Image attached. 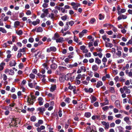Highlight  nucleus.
Instances as JSON below:
<instances>
[{"label": "nucleus", "mask_w": 132, "mask_h": 132, "mask_svg": "<svg viewBox=\"0 0 132 132\" xmlns=\"http://www.w3.org/2000/svg\"><path fill=\"white\" fill-rule=\"evenodd\" d=\"M36 117L34 116H32L30 118V121L32 122H35L36 120Z\"/></svg>", "instance_id": "473e14b6"}, {"label": "nucleus", "mask_w": 132, "mask_h": 132, "mask_svg": "<svg viewBox=\"0 0 132 132\" xmlns=\"http://www.w3.org/2000/svg\"><path fill=\"white\" fill-rule=\"evenodd\" d=\"M71 5L72 6V8L74 10H77L78 7L80 6V4L77 3L72 2L71 3Z\"/></svg>", "instance_id": "20e7f679"}, {"label": "nucleus", "mask_w": 132, "mask_h": 132, "mask_svg": "<svg viewBox=\"0 0 132 132\" xmlns=\"http://www.w3.org/2000/svg\"><path fill=\"white\" fill-rule=\"evenodd\" d=\"M35 109L34 108H28L27 109L28 111L29 112H32L34 111Z\"/></svg>", "instance_id": "4d7b16f0"}, {"label": "nucleus", "mask_w": 132, "mask_h": 132, "mask_svg": "<svg viewBox=\"0 0 132 132\" xmlns=\"http://www.w3.org/2000/svg\"><path fill=\"white\" fill-rule=\"evenodd\" d=\"M80 69L82 71H83L84 72H85L86 70L85 67L84 66L81 67Z\"/></svg>", "instance_id": "3c124183"}, {"label": "nucleus", "mask_w": 132, "mask_h": 132, "mask_svg": "<svg viewBox=\"0 0 132 132\" xmlns=\"http://www.w3.org/2000/svg\"><path fill=\"white\" fill-rule=\"evenodd\" d=\"M42 6L44 8H46L48 6V4L47 3H44L42 5Z\"/></svg>", "instance_id": "052dcab7"}, {"label": "nucleus", "mask_w": 132, "mask_h": 132, "mask_svg": "<svg viewBox=\"0 0 132 132\" xmlns=\"http://www.w3.org/2000/svg\"><path fill=\"white\" fill-rule=\"evenodd\" d=\"M40 22V20L38 19H37L36 20V21H34L32 22V24L33 25L35 26L37 24H39Z\"/></svg>", "instance_id": "a211bd4d"}, {"label": "nucleus", "mask_w": 132, "mask_h": 132, "mask_svg": "<svg viewBox=\"0 0 132 132\" xmlns=\"http://www.w3.org/2000/svg\"><path fill=\"white\" fill-rule=\"evenodd\" d=\"M101 123L105 130H108L109 128L110 124L109 122L102 121L101 122Z\"/></svg>", "instance_id": "7ed1b4c3"}, {"label": "nucleus", "mask_w": 132, "mask_h": 132, "mask_svg": "<svg viewBox=\"0 0 132 132\" xmlns=\"http://www.w3.org/2000/svg\"><path fill=\"white\" fill-rule=\"evenodd\" d=\"M64 41V40L63 37H60L56 39V42L57 43H62Z\"/></svg>", "instance_id": "4468645a"}, {"label": "nucleus", "mask_w": 132, "mask_h": 132, "mask_svg": "<svg viewBox=\"0 0 132 132\" xmlns=\"http://www.w3.org/2000/svg\"><path fill=\"white\" fill-rule=\"evenodd\" d=\"M74 73V72L72 73H69L66 74L65 76V79L66 80H70L71 81H72L73 80L72 78V74Z\"/></svg>", "instance_id": "39448f33"}, {"label": "nucleus", "mask_w": 132, "mask_h": 132, "mask_svg": "<svg viewBox=\"0 0 132 132\" xmlns=\"http://www.w3.org/2000/svg\"><path fill=\"white\" fill-rule=\"evenodd\" d=\"M56 85H54L52 86L50 89V90L52 92H53L56 89Z\"/></svg>", "instance_id": "c756f323"}, {"label": "nucleus", "mask_w": 132, "mask_h": 132, "mask_svg": "<svg viewBox=\"0 0 132 132\" xmlns=\"http://www.w3.org/2000/svg\"><path fill=\"white\" fill-rule=\"evenodd\" d=\"M28 41L29 42L32 43L34 42V40L33 38L30 37Z\"/></svg>", "instance_id": "680f3d73"}, {"label": "nucleus", "mask_w": 132, "mask_h": 132, "mask_svg": "<svg viewBox=\"0 0 132 132\" xmlns=\"http://www.w3.org/2000/svg\"><path fill=\"white\" fill-rule=\"evenodd\" d=\"M92 70L94 71H96L98 69V67L96 64L93 65L92 67Z\"/></svg>", "instance_id": "5701e85b"}, {"label": "nucleus", "mask_w": 132, "mask_h": 132, "mask_svg": "<svg viewBox=\"0 0 132 132\" xmlns=\"http://www.w3.org/2000/svg\"><path fill=\"white\" fill-rule=\"evenodd\" d=\"M29 76L30 78L32 79H34L35 78V75L33 74L32 73H31L30 75Z\"/></svg>", "instance_id": "e2e57ef3"}, {"label": "nucleus", "mask_w": 132, "mask_h": 132, "mask_svg": "<svg viewBox=\"0 0 132 132\" xmlns=\"http://www.w3.org/2000/svg\"><path fill=\"white\" fill-rule=\"evenodd\" d=\"M4 72L5 73H8L11 75H13L14 74V71L12 69H6L5 70Z\"/></svg>", "instance_id": "423d86ee"}, {"label": "nucleus", "mask_w": 132, "mask_h": 132, "mask_svg": "<svg viewBox=\"0 0 132 132\" xmlns=\"http://www.w3.org/2000/svg\"><path fill=\"white\" fill-rule=\"evenodd\" d=\"M115 105L118 108H121L120 103V101L119 100H116L114 103Z\"/></svg>", "instance_id": "f8f14e48"}, {"label": "nucleus", "mask_w": 132, "mask_h": 132, "mask_svg": "<svg viewBox=\"0 0 132 132\" xmlns=\"http://www.w3.org/2000/svg\"><path fill=\"white\" fill-rule=\"evenodd\" d=\"M116 54L119 57H120L121 55V52L120 51H118L116 53Z\"/></svg>", "instance_id": "6e6d98bb"}, {"label": "nucleus", "mask_w": 132, "mask_h": 132, "mask_svg": "<svg viewBox=\"0 0 132 132\" xmlns=\"http://www.w3.org/2000/svg\"><path fill=\"white\" fill-rule=\"evenodd\" d=\"M5 63H2L0 65V71L2 70L4 68V66L5 65Z\"/></svg>", "instance_id": "72a5a7b5"}, {"label": "nucleus", "mask_w": 132, "mask_h": 132, "mask_svg": "<svg viewBox=\"0 0 132 132\" xmlns=\"http://www.w3.org/2000/svg\"><path fill=\"white\" fill-rule=\"evenodd\" d=\"M125 128L127 130H130L132 129V126H126Z\"/></svg>", "instance_id": "5fc2aeb1"}, {"label": "nucleus", "mask_w": 132, "mask_h": 132, "mask_svg": "<svg viewBox=\"0 0 132 132\" xmlns=\"http://www.w3.org/2000/svg\"><path fill=\"white\" fill-rule=\"evenodd\" d=\"M26 47H24L22 49H20L18 51V52L21 53V52H25L26 51Z\"/></svg>", "instance_id": "f704fd0d"}, {"label": "nucleus", "mask_w": 132, "mask_h": 132, "mask_svg": "<svg viewBox=\"0 0 132 132\" xmlns=\"http://www.w3.org/2000/svg\"><path fill=\"white\" fill-rule=\"evenodd\" d=\"M99 19L100 20H102L104 18V14H100L98 15Z\"/></svg>", "instance_id": "a878e982"}, {"label": "nucleus", "mask_w": 132, "mask_h": 132, "mask_svg": "<svg viewBox=\"0 0 132 132\" xmlns=\"http://www.w3.org/2000/svg\"><path fill=\"white\" fill-rule=\"evenodd\" d=\"M110 90L111 93H113L115 92L114 88L113 87H111L110 88Z\"/></svg>", "instance_id": "c03bdc74"}, {"label": "nucleus", "mask_w": 132, "mask_h": 132, "mask_svg": "<svg viewBox=\"0 0 132 132\" xmlns=\"http://www.w3.org/2000/svg\"><path fill=\"white\" fill-rule=\"evenodd\" d=\"M105 102H104V104L105 105L108 104L109 103V101L106 98H105L104 99Z\"/></svg>", "instance_id": "603ef678"}, {"label": "nucleus", "mask_w": 132, "mask_h": 132, "mask_svg": "<svg viewBox=\"0 0 132 132\" xmlns=\"http://www.w3.org/2000/svg\"><path fill=\"white\" fill-rule=\"evenodd\" d=\"M86 47L84 45H82L80 46V49L82 50V52L83 53H87L88 52V50L86 49Z\"/></svg>", "instance_id": "6e6552de"}, {"label": "nucleus", "mask_w": 132, "mask_h": 132, "mask_svg": "<svg viewBox=\"0 0 132 132\" xmlns=\"http://www.w3.org/2000/svg\"><path fill=\"white\" fill-rule=\"evenodd\" d=\"M119 15L118 18V20H120L122 19H125L127 18V16L125 15H123L121 14L120 13V14H118Z\"/></svg>", "instance_id": "1a4fd4ad"}, {"label": "nucleus", "mask_w": 132, "mask_h": 132, "mask_svg": "<svg viewBox=\"0 0 132 132\" xmlns=\"http://www.w3.org/2000/svg\"><path fill=\"white\" fill-rule=\"evenodd\" d=\"M19 119L16 118L12 119L11 120V125L13 126L17 127V124L19 123L20 122L19 121Z\"/></svg>", "instance_id": "f03ea898"}, {"label": "nucleus", "mask_w": 132, "mask_h": 132, "mask_svg": "<svg viewBox=\"0 0 132 132\" xmlns=\"http://www.w3.org/2000/svg\"><path fill=\"white\" fill-rule=\"evenodd\" d=\"M125 79L123 77H121L120 78V81L122 82H124L125 81Z\"/></svg>", "instance_id": "69168bd1"}, {"label": "nucleus", "mask_w": 132, "mask_h": 132, "mask_svg": "<svg viewBox=\"0 0 132 132\" xmlns=\"http://www.w3.org/2000/svg\"><path fill=\"white\" fill-rule=\"evenodd\" d=\"M91 115V114L89 112H86L85 113V116L87 118H89L90 117Z\"/></svg>", "instance_id": "4c0bfd02"}, {"label": "nucleus", "mask_w": 132, "mask_h": 132, "mask_svg": "<svg viewBox=\"0 0 132 132\" xmlns=\"http://www.w3.org/2000/svg\"><path fill=\"white\" fill-rule=\"evenodd\" d=\"M0 31L2 32L3 33H7V31L5 29L2 27H0Z\"/></svg>", "instance_id": "e433bc0d"}, {"label": "nucleus", "mask_w": 132, "mask_h": 132, "mask_svg": "<svg viewBox=\"0 0 132 132\" xmlns=\"http://www.w3.org/2000/svg\"><path fill=\"white\" fill-rule=\"evenodd\" d=\"M124 120L128 124H130V123H129V122H128L129 121V117H125L124 119Z\"/></svg>", "instance_id": "a19ab883"}, {"label": "nucleus", "mask_w": 132, "mask_h": 132, "mask_svg": "<svg viewBox=\"0 0 132 132\" xmlns=\"http://www.w3.org/2000/svg\"><path fill=\"white\" fill-rule=\"evenodd\" d=\"M70 100L71 99L70 98H69L67 97L65 98L64 101L66 103L69 104L70 103Z\"/></svg>", "instance_id": "8fccbe9b"}, {"label": "nucleus", "mask_w": 132, "mask_h": 132, "mask_svg": "<svg viewBox=\"0 0 132 132\" xmlns=\"http://www.w3.org/2000/svg\"><path fill=\"white\" fill-rule=\"evenodd\" d=\"M101 61L98 58L96 57L95 58V62L96 63L100 64H101Z\"/></svg>", "instance_id": "b1692460"}, {"label": "nucleus", "mask_w": 132, "mask_h": 132, "mask_svg": "<svg viewBox=\"0 0 132 132\" xmlns=\"http://www.w3.org/2000/svg\"><path fill=\"white\" fill-rule=\"evenodd\" d=\"M42 11L44 12L46 14H47L48 12V9H44L42 10Z\"/></svg>", "instance_id": "13d9d810"}, {"label": "nucleus", "mask_w": 132, "mask_h": 132, "mask_svg": "<svg viewBox=\"0 0 132 132\" xmlns=\"http://www.w3.org/2000/svg\"><path fill=\"white\" fill-rule=\"evenodd\" d=\"M96 21V19L94 18L91 19L90 21L89 22V23L91 24L94 23Z\"/></svg>", "instance_id": "79ce46f5"}, {"label": "nucleus", "mask_w": 132, "mask_h": 132, "mask_svg": "<svg viewBox=\"0 0 132 132\" xmlns=\"http://www.w3.org/2000/svg\"><path fill=\"white\" fill-rule=\"evenodd\" d=\"M42 66L44 68L46 69L47 70H48V67L47 66V64L46 63H44L43 64Z\"/></svg>", "instance_id": "37998d69"}, {"label": "nucleus", "mask_w": 132, "mask_h": 132, "mask_svg": "<svg viewBox=\"0 0 132 132\" xmlns=\"http://www.w3.org/2000/svg\"><path fill=\"white\" fill-rule=\"evenodd\" d=\"M103 82L101 81H98L97 82L96 87L97 88H99L101 86L103 85Z\"/></svg>", "instance_id": "6ab92c4d"}, {"label": "nucleus", "mask_w": 132, "mask_h": 132, "mask_svg": "<svg viewBox=\"0 0 132 132\" xmlns=\"http://www.w3.org/2000/svg\"><path fill=\"white\" fill-rule=\"evenodd\" d=\"M68 16L67 15H65L61 17L62 20L63 21H65L67 20L68 19Z\"/></svg>", "instance_id": "c9c22d12"}, {"label": "nucleus", "mask_w": 132, "mask_h": 132, "mask_svg": "<svg viewBox=\"0 0 132 132\" xmlns=\"http://www.w3.org/2000/svg\"><path fill=\"white\" fill-rule=\"evenodd\" d=\"M59 70L62 71H64L67 70V67H66L60 66L59 67Z\"/></svg>", "instance_id": "f3484780"}, {"label": "nucleus", "mask_w": 132, "mask_h": 132, "mask_svg": "<svg viewBox=\"0 0 132 132\" xmlns=\"http://www.w3.org/2000/svg\"><path fill=\"white\" fill-rule=\"evenodd\" d=\"M129 44L132 45V40L131 39L129 40L126 44L127 45H128Z\"/></svg>", "instance_id": "0e129e2a"}, {"label": "nucleus", "mask_w": 132, "mask_h": 132, "mask_svg": "<svg viewBox=\"0 0 132 132\" xmlns=\"http://www.w3.org/2000/svg\"><path fill=\"white\" fill-rule=\"evenodd\" d=\"M115 116L117 118H122V117L121 114H120L116 115Z\"/></svg>", "instance_id": "bf43d9fd"}, {"label": "nucleus", "mask_w": 132, "mask_h": 132, "mask_svg": "<svg viewBox=\"0 0 132 132\" xmlns=\"http://www.w3.org/2000/svg\"><path fill=\"white\" fill-rule=\"evenodd\" d=\"M20 24V22L18 21H16L15 22L14 24V27L15 28H17Z\"/></svg>", "instance_id": "bb28decb"}, {"label": "nucleus", "mask_w": 132, "mask_h": 132, "mask_svg": "<svg viewBox=\"0 0 132 132\" xmlns=\"http://www.w3.org/2000/svg\"><path fill=\"white\" fill-rule=\"evenodd\" d=\"M16 64V63L15 62V61L13 60L10 62V65L11 67L15 66Z\"/></svg>", "instance_id": "dca6fc26"}, {"label": "nucleus", "mask_w": 132, "mask_h": 132, "mask_svg": "<svg viewBox=\"0 0 132 132\" xmlns=\"http://www.w3.org/2000/svg\"><path fill=\"white\" fill-rule=\"evenodd\" d=\"M71 26H72L74 24V22L73 21H70L67 22Z\"/></svg>", "instance_id": "ea45409f"}, {"label": "nucleus", "mask_w": 132, "mask_h": 132, "mask_svg": "<svg viewBox=\"0 0 132 132\" xmlns=\"http://www.w3.org/2000/svg\"><path fill=\"white\" fill-rule=\"evenodd\" d=\"M74 40L79 45H81L82 44V42H79L80 40H79L78 38L75 35L74 36Z\"/></svg>", "instance_id": "9d476101"}, {"label": "nucleus", "mask_w": 132, "mask_h": 132, "mask_svg": "<svg viewBox=\"0 0 132 132\" xmlns=\"http://www.w3.org/2000/svg\"><path fill=\"white\" fill-rule=\"evenodd\" d=\"M110 50L111 51V52L112 53H115L116 52V49L114 48H112L111 49H110Z\"/></svg>", "instance_id": "338daca9"}, {"label": "nucleus", "mask_w": 132, "mask_h": 132, "mask_svg": "<svg viewBox=\"0 0 132 132\" xmlns=\"http://www.w3.org/2000/svg\"><path fill=\"white\" fill-rule=\"evenodd\" d=\"M38 101L39 104L40 105H41L43 104V98L41 97H39L38 99Z\"/></svg>", "instance_id": "2eb2a0df"}, {"label": "nucleus", "mask_w": 132, "mask_h": 132, "mask_svg": "<svg viewBox=\"0 0 132 132\" xmlns=\"http://www.w3.org/2000/svg\"><path fill=\"white\" fill-rule=\"evenodd\" d=\"M37 110L39 111V112L41 113H43L45 111V110L44 108L40 107L38 108L37 109Z\"/></svg>", "instance_id": "aec40b11"}, {"label": "nucleus", "mask_w": 132, "mask_h": 132, "mask_svg": "<svg viewBox=\"0 0 132 132\" xmlns=\"http://www.w3.org/2000/svg\"><path fill=\"white\" fill-rule=\"evenodd\" d=\"M36 97L33 95H30L27 97V102L29 105H33L35 100Z\"/></svg>", "instance_id": "f257e3e1"}, {"label": "nucleus", "mask_w": 132, "mask_h": 132, "mask_svg": "<svg viewBox=\"0 0 132 132\" xmlns=\"http://www.w3.org/2000/svg\"><path fill=\"white\" fill-rule=\"evenodd\" d=\"M64 76H60L59 77V80L61 82H63L64 80Z\"/></svg>", "instance_id": "de8ad7c7"}, {"label": "nucleus", "mask_w": 132, "mask_h": 132, "mask_svg": "<svg viewBox=\"0 0 132 132\" xmlns=\"http://www.w3.org/2000/svg\"><path fill=\"white\" fill-rule=\"evenodd\" d=\"M102 39L104 41L107 40L108 42H109L110 39L108 38H107L106 35H104L102 37Z\"/></svg>", "instance_id": "cd10ccee"}, {"label": "nucleus", "mask_w": 132, "mask_h": 132, "mask_svg": "<svg viewBox=\"0 0 132 132\" xmlns=\"http://www.w3.org/2000/svg\"><path fill=\"white\" fill-rule=\"evenodd\" d=\"M68 87L69 89L71 90H73V89H74L75 88H76V87L75 86H69Z\"/></svg>", "instance_id": "864d4df0"}, {"label": "nucleus", "mask_w": 132, "mask_h": 132, "mask_svg": "<svg viewBox=\"0 0 132 132\" xmlns=\"http://www.w3.org/2000/svg\"><path fill=\"white\" fill-rule=\"evenodd\" d=\"M56 15H55L53 13H51L50 14V17L52 19H53L55 18V17Z\"/></svg>", "instance_id": "49530a36"}, {"label": "nucleus", "mask_w": 132, "mask_h": 132, "mask_svg": "<svg viewBox=\"0 0 132 132\" xmlns=\"http://www.w3.org/2000/svg\"><path fill=\"white\" fill-rule=\"evenodd\" d=\"M59 37L60 36L57 33H55L54 35L53 39L56 40V39L59 38Z\"/></svg>", "instance_id": "7c9ffc66"}, {"label": "nucleus", "mask_w": 132, "mask_h": 132, "mask_svg": "<svg viewBox=\"0 0 132 132\" xmlns=\"http://www.w3.org/2000/svg\"><path fill=\"white\" fill-rule=\"evenodd\" d=\"M43 31L42 28L40 27H38L36 29V31L37 32H41Z\"/></svg>", "instance_id": "58836bf2"}, {"label": "nucleus", "mask_w": 132, "mask_h": 132, "mask_svg": "<svg viewBox=\"0 0 132 132\" xmlns=\"http://www.w3.org/2000/svg\"><path fill=\"white\" fill-rule=\"evenodd\" d=\"M40 53V55H39V57L40 58H41L42 59H43V58L45 56L44 54H41V52H40V51L37 54V55L39 53Z\"/></svg>", "instance_id": "a18cd8bd"}, {"label": "nucleus", "mask_w": 132, "mask_h": 132, "mask_svg": "<svg viewBox=\"0 0 132 132\" xmlns=\"http://www.w3.org/2000/svg\"><path fill=\"white\" fill-rule=\"evenodd\" d=\"M43 123V121L42 120H39L38 122L35 124V126L36 127L39 126L40 125L42 124Z\"/></svg>", "instance_id": "9b49d317"}, {"label": "nucleus", "mask_w": 132, "mask_h": 132, "mask_svg": "<svg viewBox=\"0 0 132 132\" xmlns=\"http://www.w3.org/2000/svg\"><path fill=\"white\" fill-rule=\"evenodd\" d=\"M15 32L17 35L20 36L22 35L23 31L22 30H16Z\"/></svg>", "instance_id": "4be33fe9"}, {"label": "nucleus", "mask_w": 132, "mask_h": 132, "mask_svg": "<svg viewBox=\"0 0 132 132\" xmlns=\"http://www.w3.org/2000/svg\"><path fill=\"white\" fill-rule=\"evenodd\" d=\"M109 107L108 106H106L102 108L103 110L104 111H106L109 109Z\"/></svg>", "instance_id": "774afa93"}, {"label": "nucleus", "mask_w": 132, "mask_h": 132, "mask_svg": "<svg viewBox=\"0 0 132 132\" xmlns=\"http://www.w3.org/2000/svg\"><path fill=\"white\" fill-rule=\"evenodd\" d=\"M69 29L70 27L69 25V24L67 22L64 26V31H66L68 30Z\"/></svg>", "instance_id": "393cba45"}, {"label": "nucleus", "mask_w": 132, "mask_h": 132, "mask_svg": "<svg viewBox=\"0 0 132 132\" xmlns=\"http://www.w3.org/2000/svg\"><path fill=\"white\" fill-rule=\"evenodd\" d=\"M84 90L86 93H92L93 92V89L92 88H90L89 89L88 88H85L84 89Z\"/></svg>", "instance_id": "ddd939ff"}, {"label": "nucleus", "mask_w": 132, "mask_h": 132, "mask_svg": "<svg viewBox=\"0 0 132 132\" xmlns=\"http://www.w3.org/2000/svg\"><path fill=\"white\" fill-rule=\"evenodd\" d=\"M105 45L106 47H111L113 46V45L112 43H107L106 42H105Z\"/></svg>", "instance_id": "412c9836"}, {"label": "nucleus", "mask_w": 132, "mask_h": 132, "mask_svg": "<svg viewBox=\"0 0 132 132\" xmlns=\"http://www.w3.org/2000/svg\"><path fill=\"white\" fill-rule=\"evenodd\" d=\"M37 75L40 78H45L46 77V76L45 75H41L40 73H38L37 74Z\"/></svg>", "instance_id": "2f4dec72"}, {"label": "nucleus", "mask_w": 132, "mask_h": 132, "mask_svg": "<svg viewBox=\"0 0 132 132\" xmlns=\"http://www.w3.org/2000/svg\"><path fill=\"white\" fill-rule=\"evenodd\" d=\"M57 67V65L55 64H53L51 65V68L53 70L55 69Z\"/></svg>", "instance_id": "c85d7f7f"}, {"label": "nucleus", "mask_w": 132, "mask_h": 132, "mask_svg": "<svg viewBox=\"0 0 132 132\" xmlns=\"http://www.w3.org/2000/svg\"><path fill=\"white\" fill-rule=\"evenodd\" d=\"M56 50V48L54 46L51 47L47 49L46 52H47L49 53L51 51L52 52H55Z\"/></svg>", "instance_id": "0eeeda50"}, {"label": "nucleus", "mask_w": 132, "mask_h": 132, "mask_svg": "<svg viewBox=\"0 0 132 132\" xmlns=\"http://www.w3.org/2000/svg\"><path fill=\"white\" fill-rule=\"evenodd\" d=\"M96 98L94 96H93L91 99V103H93L94 102L96 101Z\"/></svg>", "instance_id": "09e8293b"}]
</instances>
